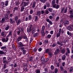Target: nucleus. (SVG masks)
Instances as JSON below:
<instances>
[{
  "label": "nucleus",
  "instance_id": "obj_1",
  "mask_svg": "<svg viewBox=\"0 0 73 73\" xmlns=\"http://www.w3.org/2000/svg\"><path fill=\"white\" fill-rule=\"evenodd\" d=\"M18 44L19 45L18 46V48L20 49L21 51H23V54L25 55L26 54V50H25V46L26 45L23 44L22 42H20L18 43Z\"/></svg>",
  "mask_w": 73,
  "mask_h": 73
},
{
  "label": "nucleus",
  "instance_id": "obj_2",
  "mask_svg": "<svg viewBox=\"0 0 73 73\" xmlns=\"http://www.w3.org/2000/svg\"><path fill=\"white\" fill-rule=\"evenodd\" d=\"M68 8H69V12L70 15L69 16L70 20H71V21H72V20H73V10L72 9L70 5L68 6Z\"/></svg>",
  "mask_w": 73,
  "mask_h": 73
},
{
  "label": "nucleus",
  "instance_id": "obj_3",
  "mask_svg": "<svg viewBox=\"0 0 73 73\" xmlns=\"http://www.w3.org/2000/svg\"><path fill=\"white\" fill-rule=\"evenodd\" d=\"M29 1L26 2L23 1L22 2L21 4L22 6H23V7H25L26 6H28L29 5Z\"/></svg>",
  "mask_w": 73,
  "mask_h": 73
},
{
  "label": "nucleus",
  "instance_id": "obj_4",
  "mask_svg": "<svg viewBox=\"0 0 73 73\" xmlns=\"http://www.w3.org/2000/svg\"><path fill=\"white\" fill-rule=\"evenodd\" d=\"M52 48H47L45 50V53L46 54H48L51 52H52Z\"/></svg>",
  "mask_w": 73,
  "mask_h": 73
},
{
  "label": "nucleus",
  "instance_id": "obj_5",
  "mask_svg": "<svg viewBox=\"0 0 73 73\" xmlns=\"http://www.w3.org/2000/svg\"><path fill=\"white\" fill-rule=\"evenodd\" d=\"M23 70L25 72L27 71L28 70V65L27 64L23 65Z\"/></svg>",
  "mask_w": 73,
  "mask_h": 73
},
{
  "label": "nucleus",
  "instance_id": "obj_6",
  "mask_svg": "<svg viewBox=\"0 0 73 73\" xmlns=\"http://www.w3.org/2000/svg\"><path fill=\"white\" fill-rule=\"evenodd\" d=\"M66 52L65 53V54L66 56H68L69 54L70 53V50L69 48H66Z\"/></svg>",
  "mask_w": 73,
  "mask_h": 73
},
{
  "label": "nucleus",
  "instance_id": "obj_7",
  "mask_svg": "<svg viewBox=\"0 0 73 73\" xmlns=\"http://www.w3.org/2000/svg\"><path fill=\"white\" fill-rule=\"evenodd\" d=\"M52 7H53V8H56L57 9L60 8V6L58 4H57V5H56V4H55L53 5H52Z\"/></svg>",
  "mask_w": 73,
  "mask_h": 73
},
{
  "label": "nucleus",
  "instance_id": "obj_8",
  "mask_svg": "<svg viewBox=\"0 0 73 73\" xmlns=\"http://www.w3.org/2000/svg\"><path fill=\"white\" fill-rule=\"evenodd\" d=\"M60 50L58 48L56 49V50L54 54L55 55H57L58 54H59V53H60Z\"/></svg>",
  "mask_w": 73,
  "mask_h": 73
},
{
  "label": "nucleus",
  "instance_id": "obj_9",
  "mask_svg": "<svg viewBox=\"0 0 73 73\" xmlns=\"http://www.w3.org/2000/svg\"><path fill=\"white\" fill-rule=\"evenodd\" d=\"M69 24V21H65L64 23V25L65 27H66L67 25H68Z\"/></svg>",
  "mask_w": 73,
  "mask_h": 73
},
{
  "label": "nucleus",
  "instance_id": "obj_10",
  "mask_svg": "<svg viewBox=\"0 0 73 73\" xmlns=\"http://www.w3.org/2000/svg\"><path fill=\"white\" fill-rule=\"evenodd\" d=\"M23 36H19L18 38L17 39V42H19V41H20V40H22V38H23Z\"/></svg>",
  "mask_w": 73,
  "mask_h": 73
},
{
  "label": "nucleus",
  "instance_id": "obj_11",
  "mask_svg": "<svg viewBox=\"0 0 73 73\" xmlns=\"http://www.w3.org/2000/svg\"><path fill=\"white\" fill-rule=\"evenodd\" d=\"M63 41H60V42L58 41L57 42V44L58 45H59L61 46H63Z\"/></svg>",
  "mask_w": 73,
  "mask_h": 73
},
{
  "label": "nucleus",
  "instance_id": "obj_12",
  "mask_svg": "<svg viewBox=\"0 0 73 73\" xmlns=\"http://www.w3.org/2000/svg\"><path fill=\"white\" fill-rule=\"evenodd\" d=\"M10 23L11 24H15V21H13L12 18H10Z\"/></svg>",
  "mask_w": 73,
  "mask_h": 73
},
{
  "label": "nucleus",
  "instance_id": "obj_13",
  "mask_svg": "<svg viewBox=\"0 0 73 73\" xmlns=\"http://www.w3.org/2000/svg\"><path fill=\"white\" fill-rule=\"evenodd\" d=\"M48 54L50 58H51V57H52V56H53V53H52V51H51L50 52H49Z\"/></svg>",
  "mask_w": 73,
  "mask_h": 73
},
{
  "label": "nucleus",
  "instance_id": "obj_14",
  "mask_svg": "<svg viewBox=\"0 0 73 73\" xmlns=\"http://www.w3.org/2000/svg\"><path fill=\"white\" fill-rule=\"evenodd\" d=\"M21 23V19H19L17 21V22L16 23L17 25V26H18L20 23Z\"/></svg>",
  "mask_w": 73,
  "mask_h": 73
},
{
  "label": "nucleus",
  "instance_id": "obj_15",
  "mask_svg": "<svg viewBox=\"0 0 73 73\" xmlns=\"http://www.w3.org/2000/svg\"><path fill=\"white\" fill-rule=\"evenodd\" d=\"M67 34L69 36V37H72V33L70 32V33L69 31H67Z\"/></svg>",
  "mask_w": 73,
  "mask_h": 73
},
{
  "label": "nucleus",
  "instance_id": "obj_16",
  "mask_svg": "<svg viewBox=\"0 0 73 73\" xmlns=\"http://www.w3.org/2000/svg\"><path fill=\"white\" fill-rule=\"evenodd\" d=\"M41 11H39L37 12L36 15L38 16H40L41 15Z\"/></svg>",
  "mask_w": 73,
  "mask_h": 73
},
{
  "label": "nucleus",
  "instance_id": "obj_17",
  "mask_svg": "<svg viewBox=\"0 0 73 73\" xmlns=\"http://www.w3.org/2000/svg\"><path fill=\"white\" fill-rule=\"evenodd\" d=\"M29 61L30 62H32L33 61V57L30 56L29 58Z\"/></svg>",
  "mask_w": 73,
  "mask_h": 73
},
{
  "label": "nucleus",
  "instance_id": "obj_18",
  "mask_svg": "<svg viewBox=\"0 0 73 73\" xmlns=\"http://www.w3.org/2000/svg\"><path fill=\"white\" fill-rule=\"evenodd\" d=\"M40 33L42 35V36L43 37H44V36H45V32H44V31H40Z\"/></svg>",
  "mask_w": 73,
  "mask_h": 73
},
{
  "label": "nucleus",
  "instance_id": "obj_19",
  "mask_svg": "<svg viewBox=\"0 0 73 73\" xmlns=\"http://www.w3.org/2000/svg\"><path fill=\"white\" fill-rule=\"evenodd\" d=\"M19 19V17L17 16H16L15 17V21L16 23H17V21Z\"/></svg>",
  "mask_w": 73,
  "mask_h": 73
},
{
  "label": "nucleus",
  "instance_id": "obj_20",
  "mask_svg": "<svg viewBox=\"0 0 73 73\" xmlns=\"http://www.w3.org/2000/svg\"><path fill=\"white\" fill-rule=\"evenodd\" d=\"M45 57H44V56L42 57L41 58V61L44 62L45 61Z\"/></svg>",
  "mask_w": 73,
  "mask_h": 73
},
{
  "label": "nucleus",
  "instance_id": "obj_21",
  "mask_svg": "<svg viewBox=\"0 0 73 73\" xmlns=\"http://www.w3.org/2000/svg\"><path fill=\"white\" fill-rule=\"evenodd\" d=\"M64 31L63 30L61 29H60L59 31V33L61 34V33H64Z\"/></svg>",
  "mask_w": 73,
  "mask_h": 73
},
{
  "label": "nucleus",
  "instance_id": "obj_22",
  "mask_svg": "<svg viewBox=\"0 0 73 73\" xmlns=\"http://www.w3.org/2000/svg\"><path fill=\"white\" fill-rule=\"evenodd\" d=\"M5 22V19L4 18H2L1 20L0 21V23H4Z\"/></svg>",
  "mask_w": 73,
  "mask_h": 73
},
{
  "label": "nucleus",
  "instance_id": "obj_23",
  "mask_svg": "<svg viewBox=\"0 0 73 73\" xmlns=\"http://www.w3.org/2000/svg\"><path fill=\"white\" fill-rule=\"evenodd\" d=\"M36 2H33V5L32 6V8H34L36 7Z\"/></svg>",
  "mask_w": 73,
  "mask_h": 73
},
{
  "label": "nucleus",
  "instance_id": "obj_24",
  "mask_svg": "<svg viewBox=\"0 0 73 73\" xmlns=\"http://www.w3.org/2000/svg\"><path fill=\"white\" fill-rule=\"evenodd\" d=\"M65 50L64 49H62L61 50L60 53L64 54V53H65Z\"/></svg>",
  "mask_w": 73,
  "mask_h": 73
},
{
  "label": "nucleus",
  "instance_id": "obj_25",
  "mask_svg": "<svg viewBox=\"0 0 73 73\" xmlns=\"http://www.w3.org/2000/svg\"><path fill=\"white\" fill-rule=\"evenodd\" d=\"M24 9H25V7L22 5V7L21 8V12H23V11L24 10Z\"/></svg>",
  "mask_w": 73,
  "mask_h": 73
},
{
  "label": "nucleus",
  "instance_id": "obj_26",
  "mask_svg": "<svg viewBox=\"0 0 73 73\" xmlns=\"http://www.w3.org/2000/svg\"><path fill=\"white\" fill-rule=\"evenodd\" d=\"M55 3H56V0H53L51 3L52 5H53L56 4Z\"/></svg>",
  "mask_w": 73,
  "mask_h": 73
},
{
  "label": "nucleus",
  "instance_id": "obj_27",
  "mask_svg": "<svg viewBox=\"0 0 73 73\" xmlns=\"http://www.w3.org/2000/svg\"><path fill=\"white\" fill-rule=\"evenodd\" d=\"M10 26L9 25H7V26L5 28V29L6 31H8L9 29V27Z\"/></svg>",
  "mask_w": 73,
  "mask_h": 73
},
{
  "label": "nucleus",
  "instance_id": "obj_28",
  "mask_svg": "<svg viewBox=\"0 0 73 73\" xmlns=\"http://www.w3.org/2000/svg\"><path fill=\"white\" fill-rule=\"evenodd\" d=\"M62 60H65L66 59V56H65V55H64L62 56Z\"/></svg>",
  "mask_w": 73,
  "mask_h": 73
},
{
  "label": "nucleus",
  "instance_id": "obj_29",
  "mask_svg": "<svg viewBox=\"0 0 73 73\" xmlns=\"http://www.w3.org/2000/svg\"><path fill=\"white\" fill-rule=\"evenodd\" d=\"M5 6H8V3H9V1L8 0H7L5 1Z\"/></svg>",
  "mask_w": 73,
  "mask_h": 73
},
{
  "label": "nucleus",
  "instance_id": "obj_30",
  "mask_svg": "<svg viewBox=\"0 0 73 73\" xmlns=\"http://www.w3.org/2000/svg\"><path fill=\"white\" fill-rule=\"evenodd\" d=\"M49 13V12L48 10H46L44 11V13L45 15H48Z\"/></svg>",
  "mask_w": 73,
  "mask_h": 73
},
{
  "label": "nucleus",
  "instance_id": "obj_31",
  "mask_svg": "<svg viewBox=\"0 0 73 73\" xmlns=\"http://www.w3.org/2000/svg\"><path fill=\"white\" fill-rule=\"evenodd\" d=\"M67 29L68 30V31H72V27L70 26H68L67 28Z\"/></svg>",
  "mask_w": 73,
  "mask_h": 73
},
{
  "label": "nucleus",
  "instance_id": "obj_32",
  "mask_svg": "<svg viewBox=\"0 0 73 73\" xmlns=\"http://www.w3.org/2000/svg\"><path fill=\"white\" fill-rule=\"evenodd\" d=\"M67 11H68V7H66L64 10V13H66Z\"/></svg>",
  "mask_w": 73,
  "mask_h": 73
},
{
  "label": "nucleus",
  "instance_id": "obj_33",
  "mask_svg": "<svg viewBox=\"0 0 73 73\" xmlns=\"http://www.w3.org/2000/svg\"><path fill=\"white\" fill-rule=\"evenodd\" d=\"M45 26L44 25H43L42 28V31L44 32V30H45Z\"/></svg>",
  "mask_w": 73,
  "mask_h": 73
},
{
  "label": "nucleus",
  "instance_id": "obj_34",
  "mask_svg": "<svg viewBox=\"0 0 73 73\" xmlns=\"http://www.w3.org/2000/svg\"><path fill=\"white\" fill-rule=\"evenodd\" d=\"M5 53L3 51L0 50V54H5Z\"/></svg>",
  "mask_w": 73,
  "mask_h": 73
},
{
  "label": "nucleus",
  "instance_id": "obj_35",
  "mask_svg": "<svg viewBox=\"0 0 73 73\" xmlns=\"http://www.w3.org/2000/svg\"><path fill=\"white\" fill-rule=\"evenodd\" d=\"M6 20H7L8 19V15L6 14V16L5 17V19Z\"/></svg>",
  "mask_w": 73,
  "mask_h": 73
},
{
  "label": "nucleus",
  "instance_id": "obj_36",
  "mask_svg": "<svg viewBox=\"0 0 73 73\" xmlns=\"http://www.w3.org/2000/svg\"><path fill=\"white\" fill-rule=\"evenodd\" d=\"M64 10H65V8H64V7H62V10L61 11V13L64 14Z\"/></svg>",
  "mask_w": 73,
  "mask_h": 73
},
{
  "label": "nucleus",
  "instance_id": "obj_37",
  "mask_svg": "<svg viewBox=\"0 0 73 73\" xmlns=\"http://www.w3.org/2000/svg\"><path fill=\"white\" fill-rule=\"evenodd\" d=\"M7 68V64H4L2 69H5Z\"/></svg>",
  "mask_w": 73,
  "mask_h": 73
},
{
  "label": "nucleus",
  "instance_id": "obj_38",
  "mask_svg": "<svg viewBox=\"0 0 73 73\" xmlns=\"http://www.w3.org/2000/svg\"><path fill=\"white\" fill-rule=\"evenodd\" d=\"M56 45H57V44H56V43H54L52 44V46L53 48L54 47H55V46H56Z\"/></svg>",
  "mask_w": 73,
  "mask_h": 73
},
{
  "label": "nucleus",
  "instance_id": "obj_39",
  "mask_svg": "<svg viewBox=\"0 0 73 73\" xmlns=\"http://www.w3.org/2000/svg\"><path fill=\"white\" fill-rule=\"evenodd\" d=\"M48 11L50 12H52L53 11V9L52 8H49L48 9Z\"/></svg>",
  "mask_w": 73,
  "mask_h": 73
},
{
  "label": "nucleus",
  "instance_id": "obj_40",
  "mask_svg": "<svg viewBox=\"0 0 73 73\" xmlns=\"http://www.w3.org/2000/svg\"><path fill=\"white\" fill-rule=\"evenodd\" d=\"M38 35V33H35L34 34V36L35 37H37Z\"/></svg>",
  "mask_w": 73,
  "mask_h": 73
},
{
  "label": "nucleus",
  "instance_id": "obj_41",
  "mask_svg": "<svg viewBox=\"0 0 73 73\" xmlns=\"http://www.w3.org/2000/svg\"><path fill=\"white\" fill-rule=\"evenodd\" d=\"M28 19L29 20H32V15H29Z\"/></svg>",
  "mask_w": 73,
  "mask_h": 73
},
{
  "label": "nucleus",
  "instance_id": "obj_42",
  "mask_svg": "<svg viewBox=\"0 0 73 73\" xmlns=\"http://www.w3.org/2000/svg\"><path fill=\"white\" fill-rule=\"evenodd\" d=\"M19 30V31H20L21 33V32H24V29L23 28H21Z\"/></svg>",
  "mask_w": 73,
  "mask_h": 73
},
{
  "label": "nucleus",
  "instance_id": "obj_43",
  "mask_svg": "<svg viewBox=\"0 0 73 73\" xmlns=\"http://www.w3.org/2000/svg\"><path fill=\"white\" fill-rule=\"evenodd\" d=\"M10 36H12V31H9V34L7 36V37H9Z\"/></svg>",
  "mask_w": 73,
  "mask_h": 73
},
{
  "label": "nucleus",
  "instance_id": "obj_44",
  "mask_svg": "<svg viewBox=\"0 0 73 73\" xmlns=\"http://www.w3.org/2000/svg\"><path fill=\"white\" fill-rule=\"evenodd\" d=\"M49 41L48 40H44V43L46 45H47L48 44V42Z\"/></svg>",
  "mask_w": 73,
  "mask_h": 73
},
{
  "label": "nucleus",
  "instance_id": "obj_45",
  "mask_svg": "<svg viewBox=\"0 0 73 73\" xmlns=\"http://www.w3.org/2000/svg\"><path fill=\"white\" fill-rule=\"evenodd\" d=\"M3 64H8V61H7V60H4L3 61Z\"/></svg>",
  "mask_w": 73,
  "mask_h": 73
},
{
  "label": "nucleus",
  "instance_id": "obj_46",
  "mask_svg": "<svg viewBox=\"0 0 73 73\" xmlns=\"http://www.w3.org/2000/svg\"><path fill=\"white\" fill-rule=\"evenodd\" d=\"M7 48V47L5 46H2L1 48V49H5Z\"/></svg>",
  "mask_w": 73,
  "mask_h": 73
},
{
  "label": "nucleus",
  "instance_id": "obj_47",
  "mask_svg": "<svg viewBox=\"0 0 73 73\" xmlns=\"http://www.w3.org/2000/svg\"><path fill=\"white\" fill-rule=\"evenodd\" d=\"M8 71H9V70L8 69H6L5 70H4L3 72L6 73H8Z\"/></svg>",
  "mask_w": 73,
  "mask_h": 73
},
{
  "label": "nucleus",
  "instance_id": "obj_48",
  "mask_svg": "<svg viewBox=\"0 0 73 73\" xmlns=\"http://www.w3.org/2000/svg\"><path fill=\"white\" fill-rule=\"evenodd\" d=\"M69 71L70 72H73V68L72 67L69 69Z\"/></svg>",
  "mask_w": 73,
  "mask_h": 73
},
{
  "label": "nucleus",
  "instance_id": "obj_49",
  "mask_svg": "<svg viewBox=\"0 0 73 73\" xmlns=\"http://www.w3.org/2000/svg\"><path fill=\"white\" fill-rule=\"evenodd\" d=\"M38 19V16H35V22H36L37 20Z\"/></svg>",
  "mask_w": 73,
  "mask_h": 73
},
{
  "label": "nucleus",
  "instance_id": "obj_50",
  "mask_svg": "<svg viewBox=\"0 0 73 73\" xmlns=\"http://www.w3.org/2000/svg\"><path fill=\"white\" fill-rule=\"evenodd\" d=\"M61 34L59 33V32L56 35V37L57 38L59 37H60V34Z\"/></svg>",
  "mask_w": 73,
  "mask_h": 73
},
{
  "label": "nucleus",
  "instance_id": "obj_51",
  "mask_svg": "<svg viewBox=\"0 0 73 73\" xmlns=\"http://www.w3.org/2000/svg\"><path fill=\"white\" fill-rule=\"evenodd\" d=\"M2 41L3 42H6V39L5 38H3L2 39Z\"/></svg>",
  "mask_w": 73,
  "mask_h": 73
},
{
  "label": "nucleus",
  "instance_id": "obj_52",
  "mask_svg": "<svg viewBox=\"0 0 73 73\" xmlns=\"http://www.w3.org/2000/svg\"><path fill=\"white\" fill-rule=\"evenodd\" d=\"M52 35L50 34H48L47 35V37L48 38H50L51 37Z\"/></svg>",
  "mask_w": 73,
  "mask_h": 73
},
{
  "label": "nucleus",
  "instance_id": "obj_53",
  "mask_svg": "<svg viewBox=\"0 0 73 73\" xmlns=\"http://www.w3.org/2000/svg\"><path fill=\"white\" fill-rule=\"evenodd\" d=\"M54 66L53 65H52L51 66V69L52 70H54Z\"/></svg>",
  "mask_w": 73,
  "mask_h": 73
},
{
  "label": "nucleus",
  "instance_id": "obj_54",
  "mask_svg": "<svg viewBox=\"0 0 73 73\" xmlns=\"http://www.w3.org/2000/svg\"><path fill=\"white\" fill-rule=\"evenodd\" d=\"M60 69L61 71H63V70H64V68L62 66H60Z\"/></svg>",
  "mask_w": 73,
  "mask_h": 73
},
{
  "label": "nucleus",
  "instance_id": "obj_55",
  "mask_svg": "<svg viewBox=\"0 0 73 73\" xmlns=\"http://www.w3.org/2000/svg\"><path fill=\"white\" fill-rule=\"evenodd\" d=\"M48 60H49V59H48V58H45L44 62H46Z\"/></svg>",
  "mask_w": 73,
  "mask_h": 73
},
{
  "label": "nucleus",
  "instance_id": "obj_56",
  "mask_svg": "<svg viewBox=\"0 0 73 73\" xmlns=\"http://www.w3.org/2000/svg\"><path fill=\"white\" fill-rule=\"evenodd\" d=\"M48 69L47 68H45L44 70L45 72H46V73H48Z\"/></svg>",
  "mask_w": 73,
  "mask_h": 73
},
{
  "label": "nucleus",
  "instance_id": "obj_57",
  "mask_svg": "<svg viewBox=\"0 0 73 73\" xmlns=\"http://www.w3.org/2000/svg\"><path fill=\"white\" fill-rule=\"evenodd\" d=\"M18 9V8L17 7H15V8L14 9L13 11V12H15V11H17Z\"/></svg>",
  "mask_w": 73,
  "mask_h": 73
},
{
  "label": "nucleus",
  "instance_id": "obj_58",
  "mask_svg": "<svg viewBox=\"0 0 73 73\" xmlns=\"http://www.w3.org/2000/svg\"><path fill=\"white\" fill-rule=\"evenodd\" d=\"M60 19V17H59L58 16L56 18V21H58V20H59Z\"/></svg>",
  "mask_w": 73,
  "mask_h": 73
},
{
  "label": "nucleus",
  "instance_id": "obj_59",
  "mask_svg": "<svg viewBox=\"0 0 73 73\" xmlns=\"http://www.w3.org/2000/svg\"><path fill=\"white\" fill-rule=\"evenodd\" d=\"M54 72L55 73H57L58 72V69L57 68H56L54 69Z\"/></svg>",
  "mask_w": 73,
  "mask_h": 73
},
{
  "label": "nucleus",
  "instance_id": "obj_60",
  "mask_svg": "<svg viewBox=\"0 0 73 73\" xmlns=\"http://www.w3.org/2000/svg\"><path fill=\"white\" fill-rule=\"evenodd\" d=\"M27 67L29 68V69L32 68V66H31L30 64L27 65Z\"/></svg>",
  "mask_w": 73,
  "mask_h": 73
},
{
  "label": "nucleus",
  "instance_id": "obj_61",
  "mask_svg": "<svg viewBox=\"0 0 73 73\" xmlns=\"http://www.w3.org/2000/svg\"><path fill=\"white\" fill-rule=\"evenodd\" d=\"M4 4H5L4 2H1V5L2 7H4Z\"/></svg>",
  "mask_w": 73,
  "mask_h": 73
},
{
  "label": "nucleus",
  "instance_id": "obj_62",
  "mask_svg": "<svg viewBox=\"0 0 73 73\" xmlns=\"http://www.w3.org/2000/svg\"><path fill=\"white\" fill-rule=\"evenodd\" d=\"M36 73H40V70L39 69H37L36 71Z\"/></svg>",
  "mask_w": 73,
  "mask_h": 73
},
{
  "label": "nucleus",
  "instance_id": "obj_63",
  "mask_svg": "<svg viewBox=\"0 0 73 73\" xmlns=\"http://www.w3.org/2000/svg\"><path fill=\"white\" fill-rule=\"evenodd\" d=\"M33 13V11L32 9H31L30 11V14H32Z\"/></svg>",
  "mask_w": 73,
  "mask_h": 73
},
{
  "label": "nucleus",
  "instance_id": "obj_64",
  "mask_svg": "<svg viewBox=\"0 0 73 73\" xmlns=\"http://www.w3.org/2000/svg\"><path fill=\"white\" fill-rule=\"evenodd\" d=\"M62 65L63 67L65 66V62H63V63H62Z\"/></svg>",
  "mask_w": 73,
  "mask_h": 73
}]
</instances>
